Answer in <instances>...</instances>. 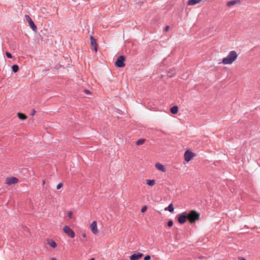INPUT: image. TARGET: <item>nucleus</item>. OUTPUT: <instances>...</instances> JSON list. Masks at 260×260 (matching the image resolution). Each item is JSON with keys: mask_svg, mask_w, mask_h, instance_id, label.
I'll list each match as a JSON object with an SVG mask.
<instances>
[{"mask_svg": "<svg viewBox=\"0 0 260 260\" xmlns=\"http://www.w3.org/2000/svg\"><path fill=\"white\" fill-rule=\"evenodd\" d=\"M63 231L67 235L71 238H73L75 237V234L74 232L68 225H65L63 228Z\"/></svg>", "mask_w": 260, "mask_h": 260, "instance_id": "obj_4", "label": "nucleus"}, {"mask_svg": "<svg viewBox=\"0 0 260 260\" xmlns=\"http://www.w3.org/2000/svg\"><path fill=\"white\" fill-rule=\"evenodd\" d=\"M240 260H246V259L244 258H242Z\"/></svg>", "mask_w": 260, "mask_h": 260, "instance_id": "obj_34", "label": "nucleus"}, {"mask_svg": "<svg viewBox=\"0 0 260 260\" xmlns=\"http://www.w3.org/2000/svg\"><path fill=\"white\" fill-rule=\"evenodd\" d=\"M187 220L190 223H194L196 221L200 219V214L195 210H191L187 212Z\"/></svg>", "mask_w": 260, "mask_h": 260, "instance_id": "obj_2", "label": "nucleus"}, {"mask_svg": "<svg viewBox=\"0 0 260 260\" xmlns=\"http://www.w3.org/2000/svg\"><path fill=\"white\" fill-rule=\"evenodd\" d=\"M51 260H56V258H55V257H52V258H51Z\"/></svg>", "mask_w": 260, "mask_h": 260, "instance_id": "obj_33", "label": "nucleus"}, {"mask_svg": "<svg viewBox=\"0 0 260 260\" xmlns=\"http://www.w3.org/2000/svg\"><path fill=\"white\" fill-rule=\"evenodd\" d=\"M12 70L14 72V73H16L17 72H18V70H19V67L18 66V65L17 64H14L13 65L12 67Z\"/></svg>", "mask_w": 260, "mask_h": 260, "instance_id": "obj_21", "label": "nucleus"}, {"mask_svg": "<svg viewBox=\"0 0 260 260\" xmlns=\"http://www.w3.org/2000/svg\"><path fill=\"white\" fill-rule=\"evenodd\" d=\"M145 142V139H141L138 140L136 142V145L138 146L143 145Z\"/></svg>", "mask_w": 260, "mask_h": 260, "instance_id": "obj_19", "label": "nucleus"}, {"mask_svg": "<svg viewBox=\"0 0 260 260\" xmlns=\"http://www.w3.org/2000/svg\"><path fill=\"white\" fill-rule=\"evenodd\" d=\"M82 237H84V238H85V237H86V234H85V233H84V234H82Z\"/></svg>", "mask_w": 260, "mask_h": 260, "instance_id": "obj_32", "label": "nucleus"}, {"mask_svg": "<svg viewBox=\"0 0 260 260\" xmlns=\"http://www.w3.org/2000/svg\"><path fill=\"white\" fill-rule=\"evenodd\" d=\"M173 224V222L172 220H170L168 221V225L169 226V227H171Z\"/></svg>", "mask_w": 260, "mask_h": 260, "instance_id": "obj_27", "label": "nucleus"}, {"mask_svg": "<svg viewBox=\"0 0 260 260\" xmlns=\"http://www.w3.org/2000/svg\"><path fill=\"white\" fill-rule=\"evenodd\" d=\"M6 56L8 57V58H12V56L11 55V54L10 53H9V52H7L6 53Z\"/></svg>", "mask_w": 260, "mask_h": 260, "instance_id": "obj_26", "label": "nucleus"}, {"mask_svg": "<svg viewBox=\"0 0 260 260\" xmlns=\"http://www.w3.org/2000/svg\"><path fill=\"white\" fill-rule=\"evenodd\" d=\"M238 56V54L236 51H231L228 55L222 59L221 63L224 65L231 64L236 60Z\"/></svg>", "mask_w": 260, "mask_h": 260, "instance_id": "obj_1", "label": "nucleus"}, {"mask_svg": "<svg viewBox=\"0 0 260 260\" xmlns=\"http://www.w3.org/2000/svg\"><path fill=\"white\" fill-rule=\"evenodd\" d=\"M174 207L172 204H171L169 205V206L165 208V210H168L170 212H173L174 211Z\"/></svg>", "mask_w": 260, "mask_h": 260, "instance_id": "obj_18", "label": "nucleus"}, {"mask_svg": "<svg viewBox=\"0 0 260 260\" xmlns=\"http://www.w3.org/2000/svg\"><path fill=\"white\" fill-rule=\"evenodd\" d=\"M147 207L146 206H144L142 207V208L141 209V212L142 213H144L147 210Z\"/></svg>", "mask_w": 260, "mask_h": 260, "instance_id": "obj_24", "label": "nucleus"}, {"mask_svg": "<svg viewBox=\"0 0 260 260\" xmlns=\"http://www.w3.org/2000/svg\"><path fill=\"white\" fill-rule=\"evenodd\" d=\"M25 17L28 22L29 26L31 27V28L32 29L33 31H36L37 28L35 24L34 23V21L31 19V18L27 15H26L25 16Z\"/></svg>", "mask_w": 260, "mask_h": 260, "instance_id": "obj_7", "label": "nucleus"}, {"mask_svg": "<svg viewBox=\"0 0 260 260\" xmlns=\"http://www.w3.org/2000/svg\"><path fill=\"white\" fill-rule=\"evenodd\" d=\"M68 216L70 219H72L73 218V212L71 211H69L67 212Z\"/></svg>", "mask_w": 260, "mask_h": 260, "instance_id": "obj_22", "label": "nucleus"}, {"mask_svg": "<svg viewBox=\"0 0 260 260\" xmlns=\"http://www.w3.org/2000/svg\"><path fill=\"white\" fill-rule=\"evenodd\" d=\"M187 220V212H184L178 215V221L179 223L183 224Z\"/></svg>", "mask_w": 260, "mask_h": 260, "instance_id": "obj_5", "label": "nucleus"}, {"mask_svg": "<svg viewBox=\"0 0 260 260\" xmlns=\"http://www.w3.org/2000/svg\"><path fill=\"white\" fill-rule=\"evenodd\" d=\"M176 74V72L175 71H172V73H168V76L170 78L173 77L174 75H175Z\"/></svg>", "mask_w": 260, "mask_h": 260, "instance_id": "obj_23", "label": "nucleus"}, {"mask_svg": "<svg viewBox=\"0 0 260 260\" xmlns=\"http://www.w3.org/2000/svg\"><path fill=\"white\" fill-rule=\"evenodd\" d=\"M170 29V26H166L165 28V31H168Z\"/></svg>", "mask_w": 260, "mask_h": 260, "instance_id": "obj_29", "label": "nucleus"}, {"mask_svg": "<svg viewBox=\"0 0 260 260\" xmlns=\"http://www.w3.org/2000/svg\"><path fill=\"white\" fill-rule=\"evenodd\" d=\"M155 168L159 171H160L162 172H165L166 171V169L165 166L161 164L159 162H157L155 165Z\"/></svg>", "mask_w": 260, "mask_h": 260, "instance_id": "obj_11", "label": "nucleus"}, {"mask_svg": "<svg viewBox=\"0 0 260 260\" xmlns=\"http://www.w3.org/2000/svg\"><path fill=\"white\" fill-rule=\"evenodd\" d=\"M89 260H94V258H92L90 259Z\"/></svg>", "mask_w": 260, "mask_h": 260, "instance_id": "obj_35", "label": "nucleus"}, {"mask_svg": "<svg viewBox=\"0 0 260 260\" xmlns=\"http://www.w3.org/2000/svg\"><path fill=\"white\" fill-rule=\"evenodd\" d=\"M47 244L50 246H51V247L52 248H55L57 246V244L56 243V242L52 240V239H49L47 240Z\"/></svg>", "mask_w": 260, "mask_h": 260, "instance_id": "obj_13", "label": "nucleus"}, {"mask_svg": "<svg viewBox=\"0 0 260 260\" xmlns=\"http://www.w3.org/2000/svg\"><path fill=\"white\" fill-rule=\"evenodd\" d=\"M90 229L91 231L94 234H97L98 233V230L97 227V223L95 221H93L90 225Z\"/></svg>", "mask_w": 260, "mask_h": 260, "instance_id": "obj_10", "label": "nucleus"}, {"mask_svg": "<svg viewBox=\"0 0 260 260\" xmlns=\"http://www.w3.org/2000/svg\"><path fill=\"white\" fill-rule=\"evenodd\" d=\"M143 256V254L142 253L138 252L131 255L129 258L130 260H139L142 258Z\"/></svg>", "mask_w": 260, "mask_h": 260, "instance_id": "obj_9", "label": "nucleus"}, {"mask_svg": "<svg viewBox=\"0 0 260 260\" xmlns=\"http://www.w3.org/2000/svg\"><path fill=\"white\" fill-rule=\"evenodd\" d=\"M151 259V256L149 255H146L144 257V260H150Z\"/></svg>", "mask_w": 260, "mask_h": 260, "instance_id": "obj_28", "label": "nucleus"}, {"mask_svg": "<svg viewBox=\"0 0 260 260\" xmlns=\"http://www.w3.org/2000/svg\"><path fill=\"white\" fill-rule=\"evenodd\" d=\"M195 154L192 152L190 150H186L184 154V160L186 162H188L190 161L194 156Z\"/></svg>", "mask_w": 260, "mask_h": 260, "instance_id": "obj_3", "label": "nucleus"}, {"mask_svg": "<svg viewBox=\"0 0 260 260\" xmlns=\"http://www.w3.org/2000/svg\"><path fill=\"white\" fill-rule=\"evenodd\" d=\"M17 116L19 119L22 120H25L27 118V116L23 113H18Z\"/></svg>", "mask_w": 260, "mask_h": 260, "instance_id": "obj_17", "label": "nucleus"}, {"mask_svg": "<svg viewBox=\"0 0 260 260\" xmlns=\"http://www.w3.org/2000/svg\"><path fill=\"white\" fill-rule=\"evenodd\" d=\"M45 183V180H44L43 182V184H44Z\"/></svg>", "mask_w": 260, "mask_h": 260, "instance_id": "obj_36", "label": "nucleus"}, {"mask_svg": "<svg viewBox=\"0 0 260 260\" xmlns=\"http://www.w3.org/2000/svg\"><path fill=\"white\" fill-rule=\"evenodd\" d=\"M170 110H171V112L172 114H177L178 113V107L177 106H175L172 107L171 108Z\"/></svg>", "mask_w": 260, "mask_h": 260, "instance_id": "obj_16", "label": "nucleus"}, {"mask_svg": "<svg viewBox=\"0 0 260 260\" xmlns=\"http://www.w3.org/2000/svg\"><path fill=\"white\" fill-rule=\"evenodd\" d=\"M84 92L86 93V94H89L90 93V91L88 90H84Z\"/></svg>", "mask_w": 260, "mask_h": 260, "instance_id": "obj_30", "label": "nucleus"}, {"mask_svg": "<svg viewBox=\"0 0 260 260\" xmlns=\"http://www.w3.org/2000/svg\"><path fill=\"white\" fill-rule=\"evenodd\" d=\"M63 186V184L62 183H59V184H57V186H56V188L57 189H59L60 188H61Z\"/></svg>", "mask_w": 260, "mask_h": 260, "instance_id": "obj_25", "label": "nucleus"}, {"mask_svg": "<svg viewBox=\"0 0 260 260\" xmlns=\"http://www.w3.org/2000/svg\"><path fill=\"white\" fill-rule=\"evenodd\" d=\"M146 184L150 186H153L155 184V180H146Z\"/></svg>", "mask_w": 260, "mask_h": 260, "instance_id": "obj_15", "label": "nucleus"}, {"mask_svg": "<svg viewBox=\"0 0 260 260\" xmlns=\"http://www.w3.org/2000/svg\"><path fill=\"white\" fill-rule=\"evenodd\" d=\"M35 113H36V111L35 110V109H33V110H32V113H31V115H34L35 114Z\"/></svg>", "mask_w": 260, "mask_h": 260, "instance_id": "obj_31", "label": "nucleus"}, {"mask_svg": "<svg viewBox=\"0 0 260 260\" xmlns=\"http://www.w3.org/2000/svg\"><path fill=\"white\" fill-rule=\"evenodd\" d=\"M202 0H189L187 4L189 6H193L196 4L200 3Z\"/></svg>", "mask_w": 260, "mask_h": 260, "instance_id": "obj_14", "label": "nucleus"}, {"mask_svg": "<svg viewBox=\"0 0 260 260\" xmlns=\"http://www.w3.org/2000/svg\"><path fill=\"white\" fill-rule=\"evenodd\" d=\"M90 43L92 46H94V49L95 52L97 51L98 46L96 43V40L94 39V38L92 36H90Z\"/></svg>", "mask_w": 260, "mask_h": 260, "instance_id": "obj_12", "label": "nucleus"}, {"mask_svg": "<svg viewBox=\"0 0 260 260\" xmlns=\"http://www.w3.org/2000/svg\"><path fill=\"white\" fill-rule=\"evenodd\" d=\"M5 181L6 183L10 186L17 183L18 182V179L14 177H7Z\"/></svg>", "mask_w": 260, "mask_h": 260, "instance_id": "obj_8", "label": "nucleus"}, {"mask_svg": "<svg viewBox=\"0 0 260 260\" xmlns=\"http://www.w3.org/2000/svg\"><path fill=\"white\" fill-rule=\"evenodd\" d=\"M124 57L123 56H120L117 59L115 62V65L119 68L124 67L125 66V63L124 62Z\"/></svg>", "mask_w": 260, "mask_h": 260, "instance_id": "obj_6", "label": "nucleus"}, {"mask_svg": "<svg viewBox=\"0 0 260 260\" xmlns=\"http://www.w3.org/2000/svg\"><path fill=\"white\" fill-rule=\"evenodd\" d=\"M237 1H230V2H229L228 3H227V6L228 7H231V6H232L234 5H235L237 3Z\"/></svg>", "mask_w": 260, "mask_h": 260, "instance_id": "obj_20", "label": "nucleus"}]
</instances>
